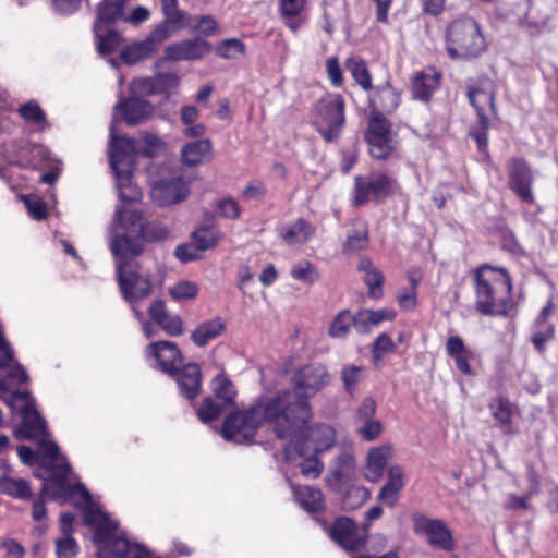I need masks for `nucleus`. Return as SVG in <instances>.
I'll return each instance as SVG.
<instances>
[{"mask_svg": "<svg viewBox=\"0 0 558 558\" xmlns=\"http://www.w3.org/2000/svg\"><path fill=\"white\" fill-rule=\"evenodd\" d=\"M351 327L354 328V317L349 310L340 311L331 320L328 333L332 338H345Z\"/></svg>", "mask_w": 558, "mask_h": 558, "instance_id": "79ce46f5", "label": "nucleus"}, {"mask_svg": "<svg viewBox=\"0 0 558 558\" xmlns=\"http://www.w3.org/2000/svg\"><path fill=\"white\" fill-rule=\"evenodd\" d=\"M93 32L96 39L97 52L102 57L113 53L123 41L121 34L113 28L93 24Z\"/></svg>", "mask_w": 558, "mask_h": 558, "instance_id": "c85d7f7f", "label": "nucleus"}, {"mask_svg": "<svg viewBox=\"0 0 558 558\" xmlns=\"http://www.w3.org/2000/svg\"><path fill=\"white\" fill-rule=\"evenodd\" d=\"M328 372L322 364H307L296 371L291 379V391L299 392L305 401L319 391L327 383Z\"/></svg>", "mask_w": 558, "mask_h": 558, "instance_id": "ddd939ff", "label": "nucleus"}, {"mask_svg": "<svg viewBox=\"0 0 558 558\" xmlns=\"http://www.w3.org/2000/svg\"><path fill=\"white\" fill-rule=\"evenodd\" d=\"M174 256L182 263H190L202 258V251L194 243H183L175 247Z\"/></svg>", "mask_w": 558, "mask_h": 558, "instance_id": "e2e57ef3", "label": "nucleus"}, {"mask_svg": "<svg viewBox=\"0 0 558 558\" xmlns=\"http://www.w3.org/2000/svg\"><path fill=\"white\" fill-rule=\"evenodd\" d=\"M475 308L485 316L509 314L513 290L512 278L505 267L482 264L473 274Z\"/></svg>", "mask_w": 558, "mask_h": 558, "instance_id": "20e7f679", "label": "nucleus"}, {"mask_svg": "<svg viewBox=\"0 0 558 558\" xmlns=\"http://www.w3.org/2000/svg\"><path fill=\"white\" fill-rule=\"evenodd\" d=\"M336 441L335 429L327 424H315L310 426L306 423L305 427L301 428L298 436H293L291 441L284 448V456L287 460H291V449L298 456L319 454L330 449Z\"/></svg>", "mask_w": 558, "mask_h": 558, "instance_id": "6e6552de", "label": "nucleus"}, {"mask_svg": "<svg viewBox=\"0 0 558 558\" xmlns=\"http://www.w3.org/2000/svg\"><path fill=\"white\" fill-rule=\"evenodd\" d=\"M219 215L226 219L235 220L241 215L238 202L232 197H225L217 204Z\"/></svg>", "mask_w": 558, "mask_h": 558, "instance_id": "69168bd1", "label": "nucleus"}, {"mask_svg": "<svg viewBox=\"0 0 558 558\" xmlns=\"http://www.w3.org/2000/svg\"><path fill=\"white\" fill-rule=\"evenodd\" d=\"M168 230L148 222L141 210L118 206L110 229V251L114 257L117 282L130 304L147 298L153 291L151 277L140 271L136 260L147 243L166 239Z\"/></svg>", "mask_w": 558, "mask_h": 558, "instance_id": "f257e3e1", "label": "nucleus"}, {"mask_svg": "<svg viewBox=\"0 0 558 558\" xmlns=\"http://www.w3.org/2000/svg\"><path fill=\"white\" fill-rule=\"evenodd\" d=\"M29 380L25 367L17 361L10 364L8 368L0 367V400L4 402L11 411L16 410V402L23 399H29L32 396L28 389L21 390L19 387Z\"/></svg>", "mask_w": 558, "mask_h": 558, "instance_id": "9d476101", "label": "nucleus"}, {"mask_svg": "<svg viewBox=\"0 0 558 558\" xmlns=\"http://www.w3.org/2000/svg\"><path fill=\"white\" fill-rule=\"evenodd\" d=\"M384 275L379 269H375L364 276V283L368 287V295L373 299L383 296Z\"/></svg>", "mask_w": 558, "mask_h": 558, "instance_id": "bf43d9fd", "label": "nucleus"}, {"mask_svg": "<svg viewBox=\"0 0 558 558\" xmlns=\"http://www.w3.org/2000/svg\"><path fill=\"white\" fill-rule=\"evenodd\" d=\"M534 328L531 342L537 352L544 353L546 351V342L555 337V326L553 323L534 322Z\"/></svg>", "mask_w": 558, "mask_h": 558, "instance_id": "c03bdc74", "label": "nucleus"}, {"mask_svg": "<svg viewBox=\"0 0 558 558\" xmlns=\"http://www.w3.org/2000/svg\"><path fill=\"white\" fill-rule=\"evenodd\" d=\"M45 438V437H41ZM39 446V458L48 459V464H56V461L59 459L60 456V448L53 440H47V439H40L38 441Z\"/></svg>", "mask_w": 558, "mask_h": 558, "instance_id": "338daca9", "label": "nucleus"}, {"mask_svg": "<svg viewBox=\"0 0 558 558\" xmlns=\"http://www.w3.org/2000/svg\"><path fill=\"white\" fill-rule=\"evenodd\" d=\"M445 40L451 60L466 61L486 50V39L480 24L469 16L453 20L446 29Z\"/></svg>", "mask_w": 558, "mask_h": 558, "instance_id": "39448f33", "label": "nucleus"}, {"mask_svg": "<svg viewBox=\"0 0 558 558\" xmlns=\"http://www.w3.org/2000/svg\"><path fill=\"white\" fill-rule=\"evenodd\" d=\"M76 495H80L84 501V511L89 507H94L92 494L82 483L70 484L68 481L66 484H63L61 487L53 489L52 492L53 499H62L65 502L71 501Z\"/></svg>", "mask_w": 558, "mask_h": 558, "instance_id": "e433bc0d", "label": "nucleus"}, {"mask_svg": "<svg viewBox=\"0 0 558 558\" xmlns=\"http://www.w3.org/2000/svg\"><path fill=\"white\" fill-rule=\"evenodd\" d=\"M3 149L7 154H14V156H5L9 163H15L23 168H35L48 159V151L45 146L28 143L24 140L12 141L8 148L7 145H3Z\"/></svg>", "mask_w": 558, "mask_h": 558, "instance_id": "f3484780", "label": "nucleus"}, {"mask_svg": "<svg viewBox=\"0 0 558 558\" xmlns=\"http://www.w3.org/2000/svg\"><path fill=\"white\" fill-rule=\"evenodd\" d=\"M83 522L94 529L93 543L97 545V558H124L131 542L125 537H117L118 522L99 508L89 507L83 511Z\"/></svg>", "mask_w": 558, "mask_h": 558, "instance_id": "423d86ee", "label": "nucleus"}, {"mask_svg": "<svg viewBox=\"0 0 558 558\" xmlns=\"http://www.w3.org/2000/svg\"><path fill=\"white\" fill-rule=\"evenodd\" d=\"M312 235L311 225L303 218L296 219L281 231V236L287 244L305 243Z\"/></svg>", "mask_w": 558, "mask_h": 558, "instance_id": "ea45409f", "label": "nucleus"}, {"mask_svg": "<svg viewBox=\"0 0 558 558\" xmlns=\"http://www.w3.org/2000/svg\"><path fill=\"white\" fill-rule=\"evenodd\" d=\"M347 68L350 71L353 80L364 89L371 90L373 88L372 77L366 63L363 59L351 57L347 60Z\"/></svg>", "mask_w": 558, "mask_h": 558, "instance_id": "a19ab883", "label": "nucleus"}, {"mask_svg": "<svg viewBox=\"0 0 558 558\" xmlns=\"http://www.w3.org/2000/svg\"><path fill=\"white\" fill-rule=\"evenodd\" d=\"M189 194V184L181 175L160 179L150 190L153 201L160 207L179 204L186 199Z\"/></svg>", "mask_w": 558, "mask_h": 558, "instance_id": "dca6fc26", "label": "nucleus"}, {"mask_svg": "<svg viewBox=\"0 0 558 558\" xmlns=\"http://www.w3.org/2000/svg\"><path fill=\"white\" fill-rule=\"evenodd\" d=\"M181 393L189 400L196 398L201 391L202 372L196 363H189L174 375Z\"/></svg>", "mask_w": 558, "mask_h": 558, "instance_id": "393cba45", "label": "nucleus"}, {"mask_svg": "<svg viewBox=\"0 0 558 558\" xmlns=\"http://www.w3.org/2000/svg\"><path fill=\"white\" fill-rule=\"evenodd\" d=\"M389 449L386 447H376L369 450L366 463V478L371 482H377L387 465Z\"/></svg>", "mask_w": 558, "mask_h": 558, "instance_id": "72a5a7b5", "label": "nucleus"}, {"mask_svg": "<svg viewBox=\"0 0 558 558\" xmlns=\"http://www.w3.org/2000/svg\"><path fill=\"white\" fill-rule=\"evenodd\" d=\"M368 245V231L366 228L353 229L343 243V253L352 254L366 248Z\"/></svg>", "mask_w": 558, "mask_h": 558, "instance_id": "de8ad7c7", "label": "nucleus"}, {"mask_svg": "<svg viewBox=\"0 0 558 558\" xmlns=\"http://www.w3.org/2000/svg\"><path fill=\"white\" fill-rule=\"evenodd\" d=\"M354 474L355 461L353 456L342 452L330 466L327 484L336 494H341L345 486L352 484Z\"/></svg>", "mask_w": 558, "mask_h": 558, "instance_id": "4be33fe9", "label": "nucleus"}, {"mask_svg": "<svg viewBox=\"0 0 558 558\" xmlns=\"http://www.w3.org/2000/svg\"><path fill=\"white\" fill-rule=\"evenodd\" d=\"M411 520L414 532L418 535H425L430 547L448 553L456 548L452 532L442 520L430 519L420 512H414Z\"/></svg>", "mask_w": 558, "mask_h": 558, "instance_id": "9b49d317", "label": "nucleus"}, {"mask_svg": "<svg viewBox=\"0 0 558 558\" xmlns=\"http://www.w3.org/2000/svg\"><path fill=\"white\" fill-rule=\"evenodd\" d=\"M155 51L154 47L145 38L144 40L123 47L120 52V58L123 63L133 65L138 61L147 59Z\"/></svg>", "mask_w": 558, "mask_h": 558, "instance_id": "58836bf2", "label": "nucleus"}, {"mask_svg": "<svg viewBox=\"0 0 558 558\" xmlns=\"http://www.w3.org/2000/svg\"><path fill=\"white\" fill-rule=\"evenodd\" d=\"M395 181L387 173H378L364 180L361 175L354 178V206L366 204L371 197L376 203L385 202L393 192Z\"/></svg>", "mask_w": 558, "mask_h": 558, "instance_id": "f8f14e48", "label": "nucleus"}, {"mask_svg": "<svg viewBox=\"0 0 558 558\" xmlns=\"http://www.w3.org/2000/svg\"><path fill=\"white\" fill-rule=\"evenodd\" d=\"M318 454L299 456L302 461L299 463L301 474L306 478H317L324 470L323 462L317 458Z\"/></svg>", "mask_w": 558, "mask_h": 558, "instance_id": "5fc2aeb1", "label": "nucleus"}, {"mask_svg": "<svg viewBox=\"0 0 558 558\" xmlns=\"http://www.w3.org/2000/svg\"><path fill=\"white\" fill-rule=\"evenodd\" d=\"M146 353L156 361V366L170 376H174L180 368L183 356L180 349L171 341H156L148 344Z\"/></svg>", "mask_w": 558, "mask_h": 558, "instance_id": "aec40b11", "label": "nucleus"}, {"mask_svg": "<svg viewBox=\"0 0 558 558\" xmlns=\"http://www.w3.org/2000/svg\"><path fill=\"white\" fill-rule=\"evenodd\" d=\"M19 113L25 121L34 124L46 122V113L36 100H29L21 105Z\"/></svg>", "mask_w": 558, "mask_h": 558, "instance_id": "6e6d98bb", "label": "nucleus"}, {"mask_svg": "<svg viewBox=\"0 0 558 558\" xmlns=\"http://www.w3.org/2000/svg\"><path fill=\"white\" fill-rule=\"evenodd\" d=\"M125 5L126 0H102L97 5L94 24L107 27L116 23L123 17Z\"/></svg>", "mask_w": 558, "mask_h": 558, "instance_id": "7c9ffc66", "label": "nucleus"}, {"mask_svg": "<svg viewBox=\"0 0 558 558\" xmlns=\"http://www.w3.org/2000/svg\"><path fill=\"white\" fill-rule=\"evenodd\" d=\"M213 390L216 398L221 399L223 404L233 405L236 395L233 384L223 375H218L213 380Z\"/></svg>", "mask_w": 558, "mask_h": 558, "instance_id": "09e8293b", "label": "nucleus"}, {"mask_svg": "<svg viewBox=\"0 0 558 558\" xmlns=\"http://www.w3.org/2000/svg\"><path fill=\"white\" fill-rule=\"evenodd\" d=\"M220 238L221 232L215 226L213 220L203 223L191 234L192 242L196 244L197 248L202 252L214 248L218 244Z\"/></svg>", "mask_w": 558, "mask_h": 558, "instance_id": "473e14b6", "label": "nucleus"}, {"mask_svg": "<svg viewBox=\"0 0 558 558\" xmlns=\"http://www.w3.org/2000/svg\"><path fill=\"white\" fill-rule=\"evenodd\" d=\"M390 135V123L381 114L371 117L365 132V138L380 137Z\"/></svg>", "mask_w": 558, "mask_h": 558, "instance_id": "13d9d810", "label": "nucleus"}, {"mask_svg": "<svg viewBox=\"0 0 558 558\" xmlns=\"http://www.w3.org/2000/svg\"><path fill=\"white\" fill-rule=\"evenodd\" d=\"M180 78L175 73L161 72L153 77L141 78L133 83V88L145 95L166 93L179 85Z\"/></svg>", "mask_w": 558, "mask_h": 558, "instance_id": "b1692460", "label": "nucleus"}, {"mask_svg": "<svg viewBox=\"0 0 558 558\" xmlns=\"http://www.w3.org/2000/svg\"><path fill=\"white\" fill-rule=\"evenodd\" d=\"M172 24L162 21L150 32V34L146 37V40L154 47L155 50L158 49L159 45L168 39L171 36L170 26Z\"/></svg>", "mask_w": 558, "mask_h": 558, "instance_id": "0e129e2a", "label": "nucleus"}, {"mask_svg": "<svg viewBox=\"0 0 558 558\" xmlns=\"http://www.w3.org/2000/svg\"><path fill=\"white\" fill-rule=\"evenodd\" d=\"M439 74H426L418 72L412 81V97L427 102L439 85Z\"/></svg>", "mask_w": 558, "mask_h": 558, "instance_id": "2f4dec72", "label": "nucleus"}, {"mask_svg": "<svg viewBox=\"0 0 558 558\" xmlns=\"http://www.w3.org/2000/svg\"><path fill=\"white\" fill-rule=\"evenodd\" d=\"M364 368L362 366L345 365L341 371V379L344 390L353 398L356 386L363 378Z\"/></svg>", "mask_w": 558, "mask_h": 558, "instance_id": "8fccbe9b", "label": "nucleus"}, {"mask_svg": "<svg viewBox=\"0 0 558 558\" xmlns=\"http://www.w3.org/2000/svg\"><path fill=\"white\" fill-rule=\"evenodd\" d=\"M161 11L165 16V22L178 26H182L185 17V12L179 9L178 0H161Z\"/></svg>", "mask_w": 558, "mask_h": 558, "instance_id": "4d7b16f0", "label": "nucleus"}, {"mask_svg": "<svg viewBox=\"0 0 558 558\" xmlns=\"http://www.w3.org/2000/svg\"><path fill=\"white\" fill-rule=\"evenodd\" d=\"M54 544L57 558H76L81 550L73 535H63V537L57 538Z\"/></svg>", "mask_w": 558, "mask_h": 558, "instance_id": "864d4df0", "label": "nucleus"}, {"mask_svg": "<svg viewBox=\"0 0 558 558\" xmlns=\"http://www.w3.org/2000/svg\"><path fill=\"white\" fill-rule=\"evenodd\" d=\"M0 492L12 498L27 500L32 497L29 482L24 478H14L8 474L0 476Z\"/></svg>", "mask_w": 558, "mask_h": 558, "instance_id": "f704fd0d", "label": "nucleus"}, {"mask_svg": "<svg viewBox=\"0 0 558 558\" xmlns=\"http://www.w3.org/2000/svg\"><path fill=\"white\" fill-rule=\"evenodd\" d=\"M374 98L369 99L371 107H379L384 111L391 112L399 106L400 96L389 83L376 86Z\"/></svg>", "mask_w": 558, "mask_h": 558, "instance_id": "c9c22d12", "label": "nucleus"}, {"mask_svg": "<svg viewBox=\"0 0 558 558\" xmlns=\"http://www.w3.org/2000/svg\"><path fill=\"white\" fill-rule=\"evenodd\" d=\"M326 531L336 544L348 551H355L362 548L367 541L364 532L349 517L337 518L330 526H326Z\"/></svg>", "mask_w": 558, "mask_h": 558, "instance_id": "2eb2a0df", "label": "nucleus"}, {"mask_svg": "<svg viewBox=\"0 0 558 558\" xmlns=\"http://www.w3.org/2000/svg\"><path fill=\"white\" fill-rule=\"evenodd\" d=\"M404 487L403 471L400 465H391L388 469L387 481L380 488L377 498L379 500L388 501L393 506L397 501V495Z\"/></svg>", "mask_w": 558, "mask_h": 558, "instance_id": "c756f323", "label": "nucleus"}, {"mask_svg": "<svg viewBox=\"0 0 558 558\" xmlns=\"http://www.w3.org/2000/svg\"><path fill=\"white\" fill-rule=\"evenodd\" d=\"M211 49V44L201 37L183 39L165 48V59L172 62L201 60Z\"/></svg>", "mask_w": 558, "mask_h": 558, "instance_id": "a211bd4d", "label": "nucleus"}, {"mask_svg": "<svg viewBox=\"0 0 558 558\" xmlns=\"http://www.w3.org/2000/svg\"><path fill=\"white\" fill-rule=\"evenodd\" d=\"M311 417L310 402L299 396V392L282 389L272 395L259 396L255 403L244 411L228 414L221 434L227 441L251 444L259 426L270 424L278 439L291 441Z\"/></svg>", "mask_w": 558, "mask_h": 558, "instance_id": "f03ea898", "label": "nucleus"}, {"mask_svg": "<svg viewBox=\"0 0 558 558\" xmlns=\"http://www.w3.org/2000/svg\"><path fill=\"white\" fill-rule=\"evenodd\" d=\"M344 99L340 94H328L314 107V124L317 132L327 142L336 141L345 122Z\"/></svg>", "mask_w": 558, "mask_h": 558, "instance_id": "0eeeda50", "label": "nucleus"}, {"mask_svg": "<svg viewBox=\"0 0 558 558\" xmlns=\"http://www.w3.org/2000/svg\"><path fill=\"white\" fill-rule=\"evenodd\" d=\"M161 146L162 141L154 134L144 135L142 144H140L133 138L117 135L114 124H111L109 163L114 174L116 187L121 202L130 204L141 199L142 191L133 182L136 156L151 158L158 154Z\"/></svg>", "mask_w": 558, "mask_h": 558, "instance_id": "7ed1b4c3", "label": "nucleus"}, {"mask_svg": "<svg viewBox=\"0 0 558 558\" xmlns=\"http://www.w3.org/2000/svg\"><path fill=\"white\" fill-rule=\"evenodd\" d=\"M169 294L178 301L194 299L197 294V286L191 281H180L169 289Z\"/></svg>", "mask_w": 558, "mask_h": 558, "instance_id": "052dcab7", "label": "nucleus"}, {"mask_svg": "<svg viewBox=\"0 0 558 558\" xmlns=\"http://www.w3.org/2000/svg\"><path fill=\"white\" fill-rule=\"evenodd\" d=\"M226 330V324L221 317H214L211 319L202 322L191 333L192 342L203 348L207 345L211 340L220 337Z\"/></svg>", "mask_w": 558, "mask_h": 558, "instance_id": "cd10ccee", "label": "nucleus"}, {"mask_svg": "<svg viewBox=\"0 0 558 558\" xmlns=\"http://www.w3.org/2000/svg\"><path fill=\"white\" fill-rule=\"evenodd\" d=\"M293 496L299 506L308 513H318L325 509L324 495L314 486H293Z\"/></svg>", "mask_w": 558, "mask_h": 558, "instance_id": "bb28decb", "label": "nucleus"}, {"mask_svg": "<svg viewBox=\"0 0 558 558\" xmlns=\"http://www.w3.org/2000/svg\"><path fill=\"white\" fill-rule=\"evenodd\" d=\"M291 277L306 284H313L319 280L318 269L310 260H301L291 269Z\"/></svg>", "mask_w": 558, "mask_h": 558, "instance_id": "49530a36", "label": "nucleus"}, {"mask_svg": "<svg viewBox=\"0 0 558 558\" xmlns=\"http://www.w3.org/2000/svg\"><path fill=\"white\" fill-rule=\"evenodd\" d=\"M245 45L238 38H227L216 47V54L225 59H235L244 54Z\"/></svg>", "mask_w": 558, "mask_h": 558, "instance_id": "603ef678", "label": "nucleus"}, {"mask_svg": "<svg viewBox=\"0 0 558 558\" xmlns=\"http://www.w3.org/2000/svg\"><path fill=\"white\" fill-rule=\"evenodd\" d=\"M24 203L34 219L41 220L47 217L46 204L41 198L36 196L24 197Z\"/></svg>", "mask_w": 558, "mask_h": 558, "instance_id": "774afa93", "label": "nucleus"}, {"mask_svg": "<svg viewBox=\"0 0 558 558\" xmlns=\"http://www.w3.org/2000/svg\"><path fill=\"white\" fill-rule=\"evenodd\" d=\"M213 154V143L209 138L195 140L185 143L180 150L183 165L195 167L208 160Z\"/></svg>", "mask_w": 558, "mask_h": 558, "instance_id": "a878e982", "label": "nucleus"}, {"mask_svg": "<svg viewBox=\"0 0 558 558\" xmlns=\"http://www.w3.org/2000/svg\"><path fill=\"white\" fill-rule=\"evenodd\" d=\"M225 405L211 397H206L197 409V416L201 422L210 423L220 416Z\"/></svg>", "mask_w": 558, "mask_h": 558, "instance_id": "3c124183", "label": "nucleus"}, {"mask_svg": "<svg viewBox=\"0 0 558 558\" xmlns=\"http://www.w3.org/2000/svg\"><path fill=\"white\" fill-rule=\"evenodd\" d=\"M534 175L527 162L521 158L511 159L509 186L526 204H533L535 201L532 191Z\"/></svg>", "mask_w": 558, "mask_h": 558, "instance_id": "6ab92c4d", "label": "nucleus"}, {"mask_svg": "<svg viewBox=\"0 0 558 558\" xmlns=\"http://www.w3.org/2000/svg\"><path fill=\"white\" fill-rule=\"evenodd\" d=\"M466 96L478 117V124L470 131V136L476 142L478 150L485 151L488 147V130L490 126L485 106H489L492 112L496 113L495 92L485 90L481 87H469Z\"/></svg>", "mask_w": 558, "mask_h": 558, "instance_id": "1a4fd4ad", "label": "nucleus"}, {"mask_svg": "<svg viewBox=\"0 0 558 558\" xmlns=\"http://www.w3.org/2000/svg\"><path fill=\"white\" fill-rule=\"evenodd\" d=\"M340 495L342 496L341 507L344 511H353L360 508L371 497L367 488L353 483L345 486Z\"/></svg>", "mask_w": 558, "mask_h": 558, "instance_id": "4c0bfd02", "label": "nucleus"}, {"mask_svg": "<svg viewBox=\"0 0 558 558\" xmlns=\"http://www.w3.org/2000/svg\"><path fill=\"white\" fill-rule=\"evenodd\" d=\"M157 325L169 336L178 337L183 333V322L179 315L169 313Z\"/></svg>", "mask_w": 558, "mask_h": 558, "instance_id": "680f3d73", "label": "nucleus"}, {"mask_svg": "<svg viewBox=\"0 0 558 558\" xmlns=\"http://www.w3.org/2000/svg\"><path fill=\"white\" fill-rule=\"evenodd\" d=\"M397 313L392 308L369 310L362 308L353 314L354 330L359 335H368L383 322H392Z\"/></svg>", "mask_w": 558, "mask_h": 558, "instance_id": "5701e85b", "label": "nucleus"}, {"mask_svg": "<svg viewBox=\"0 0 558 558\" xmlns=\"http://www.w3.org/2000/svg\"><path fill=\"white\" fill-rule=\"evenodd\" d=\"M47 468L51 470L47 482L43 485L41 493H45L48 487L58 489L69 481L68 477L72 472V468L68 461H63L59 464H47Z\"/></svg>", "mask_w": 558, "mask_h": 558, "instance_id": "37998d69", "label": "nucleus"}, {"mask_svg": "<svg viewBox=\"0 0 558 558\" xmlns=\"http://www.w3.org/2000/svg\"><path fill=\"white\" fill-rule=\"evenodd\" d=\"M114 110L120 112L122 120L131 126L146 122L155 111V107L140 97L121 98L114 106Z\"/></svg>", "mask_w": 558, "mask_h": 558, "instance_id": "412c9836", "label": "nucleus"}, {"mask_svg": "<svg viewBox=\"0 0 558 558\" xmlns=\"http://www.w3.org/2000/svg\"><path fill=\"white\" fill-rule=\"evenodd\" d=\"M24 404L19 409L22 416L21 423L14 428V436L17 439H37L48 435L47 423L36 408L33 396L23 399Z\"/></svg>", "mask_w": 558, "mask_h": 558, "instance_id": "4468645a", "label": "nucleus"}, {"mask_svg": "<svg viewBox=\"0 0 558 558\" xmlns=\"http://www.w3.org/2000/svg\"><path fill=\"white\" fill-rule=\"evenodd\" d=\"M365 142L368 145L371 156L378 160H385L389 158L395 149L391 135L365 138Z\"/></svg>", "mask_w": 558, "mask_h": 558, "instance_id": "a18cd8bd", "label": "nucleus"}]
</instances>
